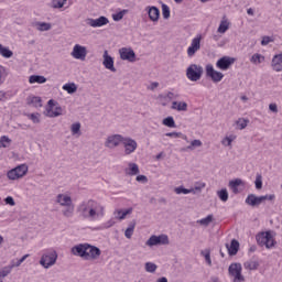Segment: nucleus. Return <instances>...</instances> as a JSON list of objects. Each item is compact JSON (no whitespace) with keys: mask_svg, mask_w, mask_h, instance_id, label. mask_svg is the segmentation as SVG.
Returning <instances> with one entry per match:
<instances>
[{"mask_svg":"<svg viewBox=\"0 0 282 282\" xmlns=\"http://www.w3.org/2000/svg\"><path fill=\"white\" fill-rule=\"evenodd\" d=\"M6 204H8L9 206H15V202L14 198L12 196H8L7 198H4Z\"/></svg>","mask_w":282,"mask_h":282,"instance_id":"64","label":"nucleus"},{"mask_svg":"<svg viewBox=\"0 0 282 282\" xmlns=\"http://www.w3.org/2000/svg\"><path fill=\"white\" fill-rule=\"evenodd\" d=\"M245 202L248 206H251L252 208H256L257 206H261V204H263L261 200V196H257L254 194H249Z\"/></svg>","mask_w":282,"mask_h":282,"instance_id":"15","label":"nucleus"},{"mask_svg":"<svg viewBox=\"0 0 282 282\" xmlns=\"http://www.w3.org/2000/svg\"><path fill=\"white\" fill-rule=\"evenodd\" d=\"M260 199H261L262 204H265V202H274L276 199V195L267 194V195L260 196Z\"/></svg>","mask_w":282,"mask_h":282,"instance_id":"45","label":"nucleus"},{"mask_svg":"<svg viewBox=\"0 0 282 282\" xmlns=\"http://www.w3.org/2000/svg\"><path fill=\"white\" fill-rule=\"evenodd\" d=\"M0 54L3 56V58H12V56H14V53L8 47L3 46V44H0Z\"/></svg>","mask_w":282,"mask_h":282,"instance_id":"32","label":"nucleus"},{"mask_svg":"<svg viewBox=\"0 0 282 282\" xmlns=\"http://www.w3.org/2000/svg\"><path fill=\"white\" fill-rule=\"evenodd\" d=\"M7 177H8L9 180H19V178H21V176H19V173H17L14 169L10 170V171L7 173Z\"/></svg>","mask_w":282,"mask_h":282,"instance_id":"54","label":"nucleus"},{"mask_svg":"<svg viewBox=\"0 0 282 282\" xmlns=\"http://www.w3.org/2000/svg\"><path fill=\"white\" fill-rule=\"evenodd\" d=\"M64 91H67V94H76L78 91V86L74 83L65 84L63 86Z\"/></svg>","mask_w":282,"mask_h":282,"instance_id":"34","label":"nucleus"},{"mask_svg":"<svg viewBox=\"0 0 282 282\" xmlns=\"http://www.w3.org/2000/svg\"><path fill=\"white\" fill-rule=\"evenodd\" d=\"M174 193H176V195H188V193H195V189L191 188H186L184 186H178L175 187Z\"/></svg>","mask_w":282,"mask_h":282,"instance_id":"35","label":"nucleus"},{"mask_svg":"<svg viewBox=\"0 0 282 282\" xmlns=\"http://www.w3.org/2000/svg\"><path fill=\"white\" fill-rule=\"evenodd\" d=\"M174 94L169 91L166 95H159V100H173Z\"/></svg>","mask_w":282,"mask_h":282,"instance_id":"60","label":"nucleus"},{"mask_svg":"<svg viewBox=\"0 0 282 282\" xmlns=\"http://www.w3.org/2000/svg\"><path fill=\"white\" fill-rule=\"evenodd\" d=\"M116 213L118 215V219L122 221V219L127 218V215H131V213H133V208H128L124 212H122V209H118Z\"/></svg>","mask_w":282,"mask_h":282,"instance_id":"38","label":"nucleus"},{"mask_svg":"<svg viewBox=\"0 0 282 282\" xmlns=\"http://www.w3.org/2000/svg\"><path fill=\"white\" fill-rule=\"evenodd\" d=\"M30 120H32V122H34V124H39V122H41V115L40 113H31L29 115Z\"/></svg>","mask_w":282,"mask_h":282,"instance_id":"57","label":"nucleus"},{"mask_svg":"<svg viewBox=\"0 0 282 282\" xmlns=\"http://www.w3.org/2000/svg\"><path fill=\"white\" fill-rule=\"evenodd\" d=\"M77 210L84 219H89L90 221H96L98 217H105V206L94 199L83 202Z\"/></svg>","mask_w":282,"mask_h":282,"instance_id":"1","label":"nucleus"},{"mask_svg":"<svg viewBox=\"0 0 282 282\" xmlns=\"http://www.w3.org/2000/svg\"><path fill=\"white\" fill-rule=\"evenodd\" d=\"M165 135L166 138H183V140H186V135L182 132H167Z\"/></svg>","mask_w":282,"mask_h":282,"instance_id":"53","label":"nucleus"},{"mask_svg":"<svg viewBox=\"0 0 282 282\" xmlns=\"http://www.w3.org/2000/svg\"><path fill=\"white\" fill-rule=\"evenodd\" d=\"M134 230H135V220H132L130 221L128 228L124 231V237L127 239H131V237H133Z\"/></svg>","mask_w":282,"mask_h":282,"instance_id":"29","label":"nucleus"},{"mask_svg":"<svg viewBox=\"0 0 282 282\" xmlns=\"http://www.w3.org/2000/svg\"><path fill=\"white\" fill-rule=\"evenodd\" d=\"M227 250L230 257H235V254L239 252V241H237L236 239H232L230 245H227Z\"/></svg>","mask_w":282,"mask_h":282,"instance_id":"22","label":"nucleus"},{"mask_svg":"<svg viewBox=\"0 0 282 282\" xmlns=\"http://www.w3.org/2000/svg\"><path fill=\"white\" fill-rule=\"evenodd\" d=\"M28 105H33V107H36V108L43 107L41 97H36V96L29 97Z\"/></svg>","mask_w":282,"mask_h":282,"instance_id":"31","label":"nucleus"},{"mask_svg":"<svg viewBox=\"0 0 282 282\" xmlns=\"http://www.w3.org/2000/svg\"><path fill=\"white\" fill-rule=\"evenodd\" d=\"M213 221V214L208 215L206 218L197 220L200 226H208Z\"/></svg>","mask_w":282,"mask_h":282,"instance_id":"48","label":"nucleus"},{"mask_svg":"<svg viewBox=\"0 0 282 282\" xmlns=\"http://www.w3.org/2000/svg\"><path fill=\"white\" fill-rule=\"evenodd\" d=\"M200 254L205 257V261L210 265L213 261L210 260V250L202 251Z\"/></svg>","mask_w":282,"mask_h":282,"instance_id":"58","label":"nucleus"},{"mask_svg":"<svg viewBox=\"0 0 282 282\" xmlns=\"http://www.w3.org/2000/svg\"><path fill=\"white\" fill-rule=\"evenodd\" d=\"M70 56H73V58H76L77 61H85V58H87V47L80 44H76L73 47Z\"/></svg>","mask_w":282,"mask_h":282,"instance_id":"11","label":"nucleus"},{"mask_svg":"<svg viewBox=\"0 0 282 282\" xmlns=\"http://www.w3.org/2000/svg\"><path fill=\"white\" fill-rule=\"evenodd\" d=\"M124 137L122 134H115L107 138L105 147L107 149H116V147L120 145V142H122Z\"/></svg>","mask_w":282,"mask_h":282,"instance_id":"14","label":"nucleus"},{"mask_svg":"<svg viewBox=\"0 0 282 282\" xmlns=\"http://www.w3.org/2000/svg\"><path fill=\"white\" fill-rule=\"evenodd\" d=\"M197 147H202V141L198 139H195L191 142V144L187 147L189 151H193V149H197Z\"/></svg>","mask_w":282,"mask_h":282,"instance_id":"55","label":"nucleus"},{"mask_svg":"<svg viewBox=\"0 0 282 282\" xmlns=\"http://www.w3.org/2000/svg\"><path fill=\"white\" fill-rule=\"evenodd\" d=\"M249 62L251 63V65L259 67L260 65H263V63H265V56L261 53H253L249 57Z\"/></svg>","mask_w":282,"mask_h":282,"instance_id":"16","label":"nucleus"},{"mask_svg":"<svg viewBox=\"0 0 282 282\" xmlns=\"http://www.w3.org/2000/svg\"><path fill=\"white\" fill-rule=\"evenodd\" d=\"M256 241L261 248H267V250H272L276 246V240L274 239V232L262 231L256 236Z\"/></svg>","mask_w":282,"mask_h":282,"instance_id":"2","label":"nucleus"},{"mask_svg":"<svg viewBox=\"0 0 282 282\" xmlns=\"http://www.w3.org/2000/svg\"><path fill=\"white\" fill-rule=\"evenodd\" d=\"M171 109L176 111H188V104L185 101H173Z\"/></svg>","mask_w":282,"mask_h":282,"instance_id":"26","label":"nucleus"},{"mask_svg":"<svg viewBox=\"0 0 282 282\" xmlns=\"http://www.w3.org/2000/svg\"><path fill=\"white\" fill-rule=\"evenodd\" d=\"M163 19H171V9L166 4H162Z\"/></svg>","mask_w":282,"mask_h":282,"instance_id":"51","label":"nucleus"},{"mask_svg":"<svg viewBox=\"0 0 282 282\" xmlns=\"http://www.w3.org/2000/svg\"><path fill=\"white\" fill-rule=\"evenodd\" d=\"M204 74V67L197 64H192L186 69V76L188 80H192V83H197L202 78V75Z\"/></svg>","mask_w":282,"mask_h":282,"instance_id":"5","label":"nucleus"},{"mask_svg":"<svg viewBox=\"0 0 282 282\" xmlns=\"http://www.w3.org/2000/svg\"><path fill=\"white\" fill-rule=\"evenodd\" d=\"M243 181L241 178H236L229 182V187L234 191V193H239V186H242Z\"/></svg>","mask_w":282,"mask_h":282,"instance_id":"28","label":"nucleus"},{"mask_svg":"<svg viewBox=\"0 0 282 282\" xmlns=\"http://www.w3.org/2000/svg\"><path fill=\"white\" fill-rule=\"evenodd\" d=\"M12 144V139L8 138V135H2L0 138V148L8 149Z\"/></svg>","mask_w":282,"mask_h":282,"instance_id":"39","label":"nucleus"},{"mask_svg":"<svg viewBox=\"0 0 282 282\" xmlns=\"http://www.w3.org/2000/svg\"><path fill=\"white\" fill-rule=\"evenodd\" d=\"M236 62H237V58L235 57L224 56L217 61L216 67L218 69H221L223 72H226L230 69V67H232V65H235Z\"/></svg>","mask_w":282,"mask_h":282,"instance_id":"8","label":"nucleus"},{"mask_svg":"<svg viewBox=\"0 0 282 282\" xmlns=\"http://www.w3.org/2000/svg\"><path fill=\"white\" fill-rule=\"evenodd\" d=\"M206 78H213V64L206 65Z\"/></svg>","mask_w":282,"mask_h":282,"instance_id":"61","label":"nucleus"},{"mask_svg":"<svg viewBox=\"0 0 282 282\" xmlns=\"http://www.w3.org/2000/svg\"><path fill=\"white\" fill-rule=\"evenodd\" d=\"M145 10H148L150 21H153V23L160 21V9L158 7H148Z\"/></svg>","mask_w":282,"mask_h":282,"instance_id":"17","label":"nucleus"},{"mask_svg":"<svg viewBox=\"0 0 282 282\" xmlns=\"http://www.w3.org/2000/svg\"><path fill=\"white\" fill-rule=\"evenodd\" d=\"M220 202H226L228 199V189L224 188L217 192Z\"/></svg>","mask_w":282,"mask_h":282,"instance_id":"47","label":"nucleus"},{"mask_svg":"<svg viewBox=\"0 0 282 282\" xmlns=\"http://www.w3.org/2000/svg\"><path fill=\"white\" fill-rule=\"evenodd\" d=\"M126 155H131V153H135V149H138V142L131 138H123L121 141Z\"/></svg>","mask_w":282,"mask_h":282,"instance_id":"10","label":"nucleus"},{"mask_svg":"<svg viewBox=\"0 0 282 282\" xmlns=\"http://www.w3.org/2000/svg\"><path fill=\"white\" fill-rule=\"evenodd\" d=\"M47 106L48 108L46 109V111L47 113H50L54 109V107H56V101L54 99H50L47 101Z\"/></svg>","mask_w":282,"mask_h":282,"instance_id":"62","label":"nucleus"},{"mask_svg":"<svg viewBox=\"0 0 282 282\" xmlns=\"http://www.w3.org/2000/svg\"><path fill=\"white\" fill-rule=\"evenodd\" d=\"M89 248V243H79L72 248V253L75 257H80L82 259L89 260V252L87 249Z\"/></svg>","mask_w":282,"mask_h":282,"instance_id":"7","label":"nucleus"},{"mask_svg":"<svg viewBox=\"0 0 282 282\" xmlns=\"http://www.w3.org/2000/svg\"><path fill=\"white\" fill-rule=\"evenodd\" d=\"M29 83L31 85H34V83H37V85H43L47 83V78H45V76L43 75H31L29 78Z\"/></svg>","mask_w":282,"mask_h":282,"instance_id":"25","label":"nucleus"},{"mask_svg":"<svg viewBox=\"0 0 282 282\" xmlns=\"http://www.w3.org/2000/svg\"><path fill=\"white\" fill-rule=\"evenodd\" d=\"M124 14H127V10L119 11L118 13L112 14V19L113 21H122Z\"/></svg>","mask_w":282,"mask_h":282,"instance_id":"52","label":"nucleus"},{"mask_svg":"<svg viewBox=\"0 0 282 282\" xmlns=\"http://www.w3.org/2000/svg\"><path fill=\"white\" fill-rule=\"evenodd\" d=\"M57 260L58 253L56 252V250L45 251L40 259V265H42V268H44L45 270H50L52 265H56Z\"/></svg>","mask_w":282,"mask_h":282,"instance_id":"3","label":"nucleus"},{"mask_svg":"<svg viewBox=\"0 0 282 282\" xmlns=\"http://www.w3.org/2000/svg\"><path fill=\"white\" fill-rule=\"evenodd\" d=\"M235 140H237V135L229 134V135L225 137L221 142H223L224 147H231V144H232V142H235Z\"/></svg>","mask_w":282,"mask_h":282,"instance_id":"37","label":"nucleus"},{"mask_svg":"<svg viewBox=\"0 0 282 282\" xmlns=\"http://www.w3.org/2000/svg\"><path fill=\"white\" fill-rule=\"evenodd\" d=\"M119 56L121 61H128V63H135L137 61L135 51L131 47H121L119 50Z\"/></svg>","mask_w":282,"mask_h":282,"instance_id":"9","label":"nucleus"},{"mask_svg":"<svg viewBox=\"0 0 282 282\" xmlns=\"http://www.w3.org/2000/svg\"><path fill=\"white\" fill-rule=\"evenodd\" d=\"M56 204L59 206H69L72 203V196H65L63 194H58L56 197Z\"/></svg>","mask_w":282,"mask_h":282,"instance_id":"24","label":"nucleus"},{"mask_svg":"<svg viewBox=\"0 0 282 282\" xmlns=\"http://www.w3.org/2000/svg\"><path fill=\"white\" fill-rule=\"evenodd\" d=\"M62 215H64V217H74V204L70 203V205H66L65 209L62 210Z\"/></svg>","mask_w":282,"mask_h":282,"instance_id":"33","label":"nucleus"},{"mask_svg":"<svg viewBox=\"0 0 282 282\" xmlns=\"http://www.w3.org/2000/svg\"><path fill=\"white\" fill-rule=\"evenodd\" d=\"M224 79V74L217 70H213V82L220 83Z\"/></svg>","mask_w":282,"mask_h":282,"instance_id":"50","label":"nucleus"},{"mask_svg":"<svg viewBox=\"0 0 282 282\" xmlns=\"http://www.w3.org/2000/svg\"><path fill=\"white\" fill-rule=\"evenodd\" d=\"M35 28L39 32H50L52 24L47 22H35Z\"/></svg>","mask_w":282,"mask_h":282,"instance_id":"27","label":"nucleus"},{"mask_svg":"<svg viewBox=\"0 0 282 282\" xmlns=\"http://www.w3.org/2000/svg\"><path fill=\"white\" fill-rule=\"evenodd\" d=\"M270 43H274V39L272 36H263L261 40V45L265 47V45H270Z\"/></svg>","mask_w":282,"mask_h":282,"instance_id":"56","label":"nucleus"},{"mask_svg":"<svg viewBox=\"0 0 282 282\" xmlns=\"http://www.w3.org/2000/svg\"><path fill=\"white\" fill-rule=\"evenodd\" d=\"M259 262L254 259H249L243 262L245 270H249L250 272H254V270H259Z\"/></svg>","mask_w":282,"mask_h":282,"instance_id":"21","label":"nucleus"},{"mask_svg":"<svg viewBox=\"0 0 282 282\" xmlns=\"http://www.w3.org/2000/svg\"><path fill=\"white\" fill-rule=\"evenodd\" d=\"M87 252H88V259H93V260L99 259L100 254H102V251H100V248L96 246H91L89 243H88Z\"/></svg>","mask_w":282,"mask_h":282,"instance_id":"20","label":"nucleus"},{"mask_svg":"<svg viewBox=\"0 0 282 282\" xmlns=\"http://www.w3.org/2000/svg\"><path fill=\"white\" fill-rule=\"evenodd\" d=\"M67 3V0H52L51 8L61 9Z\"/></svg>","mask_w":282,"mask_h":282,"instance_id":"43","label":"nucleus"},{"mask_svg":"<svg viewBox=\"0 0 282 282\" xmlns=\"http://www.w3.org/2000/svg\"><path fill=\"white\" fill-rule=\"evenodd\" d=\"M140 173V167L135 163H129L128 175H138Z\"/></svg>","mask_w":282,"mask_h":282,"instance_id":"41","label":"nucleus"},{"mask_svg":"<svg viewBox=\"0 0 282 282\" xmlns=\"http://www.w3.org/2000/svg\"><path fill=\"white\" fill-rule=\"evenodd\" d=\"M155 270H158L156 263H153V262L145 263V272H150L151 274H153V272H155Z\"/></svg>","mask_w":282,"mask_h":282,"instance_id":"46","label":"nucleus"},{"mask_svg":"<svg viewBox=\"0 0 282 282\" xmlns=\"http://www.w3.org/2000/svg\"><path fill=\"white\" fill-rule=\"evenodd\" d=\"M271 67L273 72H282V53L273 56L271 61Z\"/></svg>","mask_w":282,"mask_h":282,"instance_id":"19","label":"nucleus"},{"mask_svg":"<svg viewBox=\"0 0 282 282\" xmlns=\"http://www.w3.org/2000/svg\"><path fill=\"white\" fill-rule=\"evenodd\" d=\"M86 23L87 25H90V28H102V25L109 23V19L105 15H101L98 19L88 18L86 19Z\"/></svg>","mask_w":282,"mask_h":282,"instance_id":"13","label":"nucleus"},{"mask_svg":"<svg viewBox=\"0 0 282 282\" xmlns=\"http://www.w3.org/2000/svg\"><path fill=\"white\" fill-rule=\"evenodd\" d=\"M269 110L271 111V113H279V106L276 104H270L269 105Z\"/></svg>","mask_w":282,"mask_h":282,"instance_id":"63","label":"nucleus"},{"mask_svg":"<svg viewBox=\"0 0 282 282\" xmlns=\"http://www.w3.org/2000/svg\"><path fill=\"white\" fill-rule=\"evenodd\" d=\"M104 67L106 69H109L110 72H116V66H113V57L109 55V52L105 51L104 52V62H102Z\"/></svg>","mask_w":282,"mask_h":282,"instance_id":"18","label":"nucleus"},{"mask_svg":"<svg viewBox=\"0 0 282 282\" xmlns=\"http://www.w3.org/2000/svg\"><path fill=\"white\" fill-rule=\"evenodd\" d=\"M230 30V21L227 18H223L217 29L218 34H226Z\"/></svg>","mask_w":282,"mask_h":282,"instance_id":"23","label":"nucleus"},{"mask_svg":"<svg viewBox=\"0 0 282 282\" xmlns=\"http://www.w3.org/2000/svg\"><path fill=\"white\" fill-rule=\"evenodd\" d=\"M14 170L20 177H23L28 174V165L25 164L18 165L17 167H14Z\"/></svg>","mask_w":282,"mask_h":282,"instance_id":"40","label":"nucleus"},{"mask_svg":"<svg viewBox=\"0 0 282 282\" xmlns=\"http://www.w3.org/2000/svg\"><path fill=\"white\" fill-rule=\"evenodd\" d=\"M249 123H250V120L246 118H239L236 121V129H239V131H243V129H246V127H248Z\"/></svg>","mask_w":282,"mask_h":282,"instance_id":"30","label":"nucleus"},{"mask_svg":"<svg viewBox=\"0 0 282 282\" xmlns=\"http://www.w3.org/2000/svg\"><path fill=\"white\" fill-rule=\"evenodd\" d=\"M169 236L167 235H160L155 236L152 235L145 242V246H149L150 248H153V246H169Z\"/></svg>","mask_w":282,"mask_h":282,"instance_id":"6","label":"nucleus"},{"mask_svg":"<svg viewBox=\"0 0 282 282\" xmlns=\"http://www.w3.org/2000/svg\"><path fill=\"white\" fill-rule=\"evenodd\" d=\"M202 50V35H197L192 40L189 47L187 48V56L192 58L194 54H197Z\"/></svg>","mask_w":282,"mask_h":282,"instance_id":"12","label":"nucleus"},{"mask_svg":"<svg viewBox=\"0 0 282 282\" xmlns=\"http://www.w3.org/2000/svg\"><path fill=\"white\" fill-rule=\"evenodd\" d=\"M70 131L73 135H78L80 133V122H75L70 126Z\"/></svg>","mask_w":282,"mask_h":282,"instance_id":"49","label":"nucleus"},{"mask_svg":"<svg viewBox=\"0 0 282 282\" xmlns=\"http://www.w3.org/2000/svg\"><path fill=\"white\" fill-rule=\"evenodd\" d=\"M254 184H256V188H257L258 191H260V188H263V181H262V178H261V175H258V176L256 177Z\"/></svg>","mask_w":282,"mask_h":282,"instance_id":"59","label":"nucleus"},{"mask_svg":"<svg viewBox=\"0 0 282 282\" xmlns=\"http://www.w3.org/2000/svg\"><path fill=\"white\" fill-rule=\"evenodd\" d=\"M229 276L232 282H246L243 276V267L239 262H232L228 268Z\"/></svg>","mask_w":282,"mask_h":282,"instance_id":"4","label":"nucleus"},{"mask_svg":"<svg viewBox=\"0 0 282 282\" xmlns=\"http://www.w3.org/2000/svg\"><path fill=\"white\" fill-rule=\"evenodd\" d=\"M12 272V267L7 265L2 269H0V279H6V276H8V274H10Z\"/></svg>","mask_w":282,"mask_h":282,"instance_id":"44","label":"nucleus"},{"mask_svg":"<svg viewBox=\"0 0 282 282\" xmlns=\"http://www.w3.org/2000/svg\"><path fill=\"white\" fill-rule=\"evenodd\" d=\"M58 116H63V108L61 106H56L54 111H50V118H58Z\"/></svg>","mask_w":282,"mask_h":282,"instance_id":"42","label":"nucleus"},{"mask_svg":"<svg viewBox=\"0 0 282 282\" xmlns=\"http://www.w3.org/2000/svg\"><path fill=\"white\" fill-rule=\"evenodd\" d=\"M162 124H164V127H169L170 129H175V127H177L173 117L164 118Z\"/></svg>","mask_w":282,"mask_h":282,"instance_id":"36","label":"nucleus"}]
</instances>
